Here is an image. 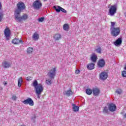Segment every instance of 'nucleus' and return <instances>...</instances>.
Returning a JSON list of instances; mask_svg holds the SVG:
<instances>
[{"instance_id": "obj_45", "label": "nucleus", "mask_w": 126, "mask_h": 126, "mask_svg": "<svg viewBox=\"0 0 126 126\" xmlns=\"http://www.w3.org/2000/svg\"><path fill=\"white\" fill-rule=\"evenodd\" d=\"M44 0V1H46L47 0Z\"/></svg>"}, {"instance_id": "obj_34", "label": "nucleus", "mask_w": 126, "mask_h": 126, "mask_svg": "<svg viewBox=\"0 0 126 126\" xmlns=\"http://www.w3.org/2000/svg\"><path fill=\"white\" fill-rule=\"evenodd\" d=\"M26 80L27 81H30L31 80H32V77L31 76H28L26 78Z\"/></svg>"}, {"instance_id": "obj_7", "label": "nucleus", "mask_w": 126, "mask_h": 126, "mask_svg": "<svg viewBox=\"0 0 126 126\" xmlns=\"http://www.w3.org/2000/svg\"><path fill=\"white\" fill-rule=\"evenodd\" d=\"M23 104L25 105H30V106H34V101L33 99L30 97H28L27 99L23 101Z\"/></svg>"}, {"instance_id": "obj_26", "label": "nucleus", "mask_w": 126, "mask_h": 126, "mask_svg": "<svg viewBox=\"0 0 126 126\" xmlns=\"http://www.w3.org/2000/svg\"><path fill=\"white\" fill-rule=\"evenodd\" d=\"M103 114H109V109L107 107L105 106V107H104L103 109Z\"/></svg>"}, {"instance_id": "obj_35", "label": "nucleus", "mask_w": 126, "mask_h": 126, "mask_svg": "<svg viewBox=\"0 0 126 126\" xmlns=\"http://www.w3.org/2000/svg\"><path fill=\"white\" fill-rule=\"evenodd\" d=\"M36 115H34L32 117L31 120L32 121H33V123H35V120H36Z\"/></svg>"}, {"instance_id": "obj_15", "label": "nucleus", "mask_w": 126, "mask_h": 126, "mask_svg": "<svg viewBox=\"0 0 126 126\" xmlns=\"http://www.w3.org/2000/svg\"><path fill=\"white\" fill-rule=\"evenodd\" d=\"M12 43L14 44V45H18L19 44H23V41H22L21 39H19L18 38H15L12 40Z\"/></svg>"}, {"instance_id": "obj_14", "label": "nucleus", "mask_w": 126, "mask_h": 126, "mask_svg": "<svg viewBox=\"0 0 126 126\" xmlns=\"http://www.w3.org/2000/svg\"><path fill=\"white\" fill-rule=\"evenodd\" d=\"M93 94L94 96H99L100 94V90L97 88H94L93 89Z\"/></svg>"}, {"instance_id": "obj_28", "label": "nucleus", "mask_w": 126, "mask_h": 126, "mask_svg": "<svg viewBox=\"0 0 126 126\" xmlns=\"http://www.w3.org/2000/svg\"><path fill=\"white\" fill-rule=\"evenodd\" d=\"M95 51L97 54H101L102 53V48L100 47H98L97 48L95 49Z\"/></svg>"}, {"instance_id": "obj_3", "label": "nucleus", "mask_w": 126, "mask_h": 126, "mask_svg": "<svg viewBox=\"0 0 126 126\" xmlns=\"http://www.w3.org/2000/svg\"><path fill=\"white\" fill-rule=\"evenodd\" d=\"M15 19L17 22H21L22 20H26L28 19V15L27 14H24L22 16L20 13L14 14Z\"/></svg>"}, {"instance_id": "obj_16", "label": "nucleus", "mask_w": 126, "mask_h": 126, "mask_svg": "<svg viewBox=\"0 0 126 126\" xmlns=\"http://www.w3.org/2000/svg\"><path fill=\"white\" fill-rule=\"evenodd\" d=\"M97 59H98L97 55H96L95 53H93L91 57V61H92L93 63H96V62H97Z\"/></svg>"}, {"instance_id": "obj_36", "label": "nucleus", "mask_w": 126, "mask_h": 126, "mask_svg": "<svg viewBox=\"0 0 126 126\" xmlns=\"http://www.w3.org/2000/svg\"><path fill=\"white\" fill-rule=\"evenodd\" d=\"M61 11H62V12H63V13H66V10H65V9H64V8H63V7H61Z\"/></svg>"}, {"instance_id": "obj_12", "label": "nucleus", "mask_w": 126, "mask_h": 126, "mask_svg": "<svg viewBox=\"0 0 126 126\" xmlns=\"http://www.w3.org/2000/svg\"><path fill=\"white\" fill-rule=\"evenodd\" d=\"M116 109H117V106H116V105L114 103H111L108 105V110H109L110 112H115Z\"/></svg>"}, {"instance_id": "obj_5", "label": "nucleus", "mask_w": 126, "mask_h": 126, "mask_svg": "<svg viewBox=\"0 0 126 126\" xmlns=\"http://www.w3.org/2000/svg\"><path fill=\"white\" fill-rule=\"evenodd\" d=\"M118 5L114 4L112 5L109 10V14L110 16H114L115 13H117Z\"/></svg>"}, {"instance_id": "obj_2", "label": "nucleus", "mask_w": 126, "mask_h": 126, "mask_svg": "<svg viewBox=\"0 0 126 126\" xmlns=\"http://www.w3.org/2000/svg\"><path fill=\"white\" fill-rule=\"evenodd\" d=\"M25 7H26V6H25V4H24L23 2H18V3L17 4V9L15 10L14 14L21 13V11L25 9Z\"/></svg>"}, {"instance_id": "obj_38", "label": "nucleus", "mask_w": 126, "mask_h": 126, "mask_svg": "<svg viewBox=\"0 0 126 126\" xmlns=\"http://www.w3.org/2000/svg\"><path fill=\"white\" fill-rule=\"evenodd\" d=\"M12 100H13V101H16V96L13 95L11 97Z\"/></svg>"}, {"instance_id": "obj_6", "label": "nucleus", "mask_w": 126, "mask_h": 126, "mask_svg": "<svg viewBox=\"0 0 126 126\" xmlns=\"http://www.w3.org/2000/svg\"><path fill=\"white\" fill-rule=\"evenodd\" d=\"M57 68L56 67L53 68L51 69L47 73L48 76L51 79H55V76H56Z\"/></svg>"}, {"instance_id": "obj_44", "label": "nucleus", "mask_w": 126, "mask_h": 126, "mask_svg": "<svg viewBox=\"0 0 126 126\" xmlns=\"http://www.w3.org/2000/svg\"><path fill=\"white\" fill-rule=\"evenodd\" d=\"M124 15H125V17H126V12L125 13H124Z\"/></svg>"}, {"instance_id": "obj_25", "label": "nucleus", "mask_w": 126, "mask_h": 126, "mask_svg": "<svg viewBox=\"0 0 126 126\" xmlns=\"http://www.w3.org/2000/svg\"><path fill=\"white\" fill-rule=\"evenodd\" d=\"M92 92H93V90H91L90 89H87L86 90V93L87 95H91L92 94Z\"/></svg>"}, {"instance_id": "obj_40", "label": "nucleus", "mask_w": 126, "mask_h": 126, "mask_svg": "<svg viewBox=\"0 0 126 126\" xmlns=\"http://www.w3.org/2000/svg\"><path fill=\"white\" fill-rule=\"evenodd\" d=\"M75 73L76 74H78L79 73H80V70L79 69L76 70Z\"/></svg>"}, {"instance_id": "obj_19", "label": "nucleus", "mask_w": 126, "mask_h": 126, "mask_svg": "<svg viewBox=\"0 0 126 126\" xmlns=\"http://www.w3.org/2000/svg\"><path fill=\"white\" fill-rule=\"evenodd\" d=\"M95 64L94 63H90L87 65V68L89 70H92V69H94L95 68Z\"/></svg>"}, {"instance_id": "obj_8", "label": "nucleus", "mask_w": 126, "mask_h": 126, "mask_svg": "<svg viewBox=\"0 0 126 126\" xmlns=\"http://www.w3.org/2000/svg\"><path fill=\"white\" fill-rule=\"evenodd\" d=\"M33 7L35 9H40L42 7V3L40 0H36L33 3Z\"/></svg>"}, {"instance_id": "obj_43", "label": "nucleus", "mask_w": 126, "mask_h": 126, "mask_svg": "<svg viewBox=\"0 0 126 126\" xmlns=\"http://www.w3.org/2000/svg\"><path fill=\"white\" fill-rule=\"evenodd\" d=\"M3 84H4V85H6L7 84V82H3Z\"/></svg>"}, {"instance_id": "obj_39", "label": "nucleus", "mask_w": 126, "mask_h": 126, "mask_svg": "<svg viewBox=\"0 0 126 126\" xmlns=\"http://www.w3.org/2000/svg\"><path fill=\"white\" fill-rule=\"evenodd\" d=\"M111 28H114V27L115 26V23L114 22H111Z\"/></svg>"}, {"instance_id": "obj_1", "label": "nucleus", "mask_w": 126, "mask_h": 126, "mask_svg": "<svg viewBox=\"0 0 126 126\" xmlns=\"http://www.w3.org/2000/svg\"><path fill=\"white\" fill-rule=\"evenodd\" d=\"M32 86H33L34 88V89H35L36 96H37L38 99H40L41 94L43 91H44V87H43V85L41 84H38V81H37L36 80H35L32 84Z\"/></svg>"}, {"instance_id": "obj_31", "label": "nucleus", "mask_w": 126, "mask_h": 126, "mask_svg": "<svg viewBox=\"0 0 126 126\" xmlns=\"http://www.w3.org/2000/svg\"><path fill=\"white\" fill-rule=\"evenodd\" d=\"M46 83L47 85H52V80L49 79L47 80Z\"/></svg>"}, {"instance_id": "obj_11", "label": "nucleus", "mask_w": 126, "mask_h": 126, "mask_svg": "<svg viewBox=\"0 0 126 126\" xmlns=\"http://www.w3.org/2000/svg\"><path fill=\"white\" fill-rule=\"evenodd\" d=\"M122 43L123 39H122V37L119 38L115 42H113L115 46H116V47H120V46L122 45Z\"/></svg>"}, {"instance_id": "obj_29", "label": "nucleus", "mask_w": 126, "mask_h": 126, "mask_svg": "<svg viewBox=\"0 0 126 126\" xmlns=\"http://www.w3.org/2000/svg\"><path fill=\"white\" fill-rule=\"evenodd\" d=\"M22 82V77H21L18 79V86H19V87H21Z\"/></svg>"}, {"instance_id": "obj_27", "label": "nucleus", "mask_w": 126, "mask_h": 126, "mask_svg": "<svg viewBox=\"0 0 126 126\" xmlns=\"http://www.w3.org/2000/svg\"><path fill=\"white\" fill-rule=\"evenodd\" d=\"M33 48L32 47H29L27 49V52L28 54H32V53H33Z\"/></svg>"}, {"instance_id": "obj_33", "label": "nucleus", "mask_w": 126, "mask_h": 126, "mask_svg": "<svg viewBox=\"0 0 126 126\" xmlns=\"http://www.w3.org/2000/svg\"><path fill=\"white\" fill-rule=\"evenodd\" d=\"M44 20H45L44 17H41L38 19V21H39V22H43V21H44Z\"/></svg>"}, {"instance_id": "obj_22", "label": "nucleus", "mask_w": 126, "mask_h": 126, "mask_svg": "<svg viewBox=\"0 0 126 126\" xmlns=\"http://www.w3.org/2000/svg\"><path fill=\"white\" fill-rule=\"evenodd\" d=\"M72 106V110L73 112H78L79 111V107L76 106L75 104H73Z\"/></svg>"}, {"instance_id": "obj_4", "label": "nucleus", "mask_w": 126, "mask_h": 126, "mask_svg": "<svg viewBox=\"0 0 126 126\" xmlns=\"http://www.w3.org/2000/svg\"><path fill=\"white\" fill-rule=\"evenodd\" d=\"M111 34L113 37H117L118 35H120L121 31H120V28H111Z\"/></svg>"}, {"instance_id": "obj_18", "label": "nucleus", "mask_w": 126, "mask_h": 126, "mask_svg": "<svg viewBox=\"0 0 126 126\" xmlns=\"http://www.w3.org/2000/svg\"><path fill=\"white\" fill-rule=\"evenodd\" d=\"M64 95H66V96H67L68 97H69L72 95V91H71V90L69 89L68 91H64L63 93Z\"/></svg>"}, {"instance_id": "obj_9", "label": "nucleus", "mask_w": 126, "mask_h": 126, "mask_svg": "<svg viewBox=\"0 0 126 126\" xmlns=\"http://www.w3.org/2000/svg\"><path fill=\"white\" fill-rule=\"evenodd\" d=\"M4 34L5 35V37L6 38V41H8V40L10 39V35H11L10 30H9V29L8 28L5 29L4 32Z\"/></svg>"}, {"instance_id": "obj_37", "label": "nucleus", "mask_w": 126, "mask_h": 126, "mask_svg": "<svg viewBox=\"0 0 126 126\" xmlns=\"http://www.w3.org/2000/svg\"><path fill=\"white\" fill-rule=\"evenodd\" d=\"M122 76L123 77H126V71H123L122 72Z\"/></svg>"}, {"instance_id": "obj_41", "label": "nucleus", "mask_w": 126, "mask_h": 126, "mask_svg": "<svg viewBox=\"0 0 126 126\" xmlns=\"http://www.w3.org/2000/svg\"><path fill=\"white\" fill-rule=\"evenodd\" d=\"M125 113H126L125 111H123L122 112H121V114L124 117V115H125Z\"/></svg>"}, {"instance_id": "obj_17", "label": "nucleus", "mask_w": 126, "mask_h": 126, "mask_svg": "<svg viewBox=\"0 0 126 126\" xmlns=\"http://www.w3.org/2000/svg\"><path fill=\"white\" fill-rule=\"evenodd\" d=\"M10 63H8L6 61H5L2 63V66H3L4 68H8L9 67H10Z\"/></svg>"}, {"instance_id": "obj_24", "label": "nucleus", "mask_w": 126, "mask_h": 126, "mask_svg": "<svg viewBox=\"0 0 126 126\" xmlns=\"http://www.w3.org/2000/svg\"><path fill=\"white\" fill-rule=\"evenodd\" d=\"M53 8L55 9L56 12H58V13L61 12V7L60 6H54Z\"/></svg>"}, {"instance_id": "obj_13", "label": "nucleus", "mask_w": 126, "mask_h": 126, "mask_svg": "<svg viewBox=\"0 0 126 126\" xmlns=\"http://www.w3.org/2000/svg\"><path fill=\"white\" fill-rule=\"evenodd\" d=\"M105 60L103 59H100L98 63H97V65L99 67H104L105 66Z\"/></svg>"}, {"instance_id": "obj_32", "label": "nucleus", "mask_w": 126, "mask_h": 126, "mask_svg": "<svg viewBox=\"0 0 126 126\" xmlns=\"http://www.w3.org/2000/svg\"><path fill=\"white\" fill-rule=\"evenodd\" d=\"M122 90L121 89H118L117 90H116V93H117V94H118V95H121V94H122Z\"/></svg>"}, {"instance_id": "obj_10", "label": "nucleus", "mask_w": 126, "mask_h": 126, "mask_svg": "<svg viewBox=\"0 0 126 126\" xmlns=\"http://www.w3.org/2000/svg\"><path fill=\"white\" fill-rule=\"evenodd\" d=\"M108 78V73L106 71H103L99 74V79L101 80H106Z\"/></svg>"}, {"instance_id": "obj_30", "label": "nucleus", "mask_w": 126, "mask_h": 126, "mask_svg": "<svg viewBox=\"0 0 126 126\" xmlns=\"http://www.w3.org/2000/svg\"><path fill=\"white\" fill-rule=\"evenodd\" d=\"M3 18V13L2 12H0V22L2 21V19Z\"/></svg>"}, {"instance_id": "obj_21", "label": "nucleus", "mask_w": 126, "mask_h": 126, "mask_svg": "<svg viewBox=\"0 0 126 126\" xmlns=\"http://www.w3.org/2000/svg\"><path fill=\"white\" fill-rule=\"evenodd\" d=\"M39 37V35L37 33V32H35L32 35L33 39L34 40V41H37V40H38Z\"/></svg>"}, {"instance_id": "obj_23", "label": "nucleus", "mask_w": 126, "mask_h": 126, "mask_svg": "<svg viewBox=\"0 0 126 126\" xmlns=\"http://www.w3.org/2000/svg\"><path fill=\"white\" fill-rule=\"evenodd\" d=\"M63 29L64 31H68L69 30V26L68 24H65L63 26Z\"/></svg>"}, {"instance_id": "obj_20", "label": "nucleus", "mask_w": 126, "mask_h": 126, "mask_svg": "<svg viewBox=\"0 0 126 126\" xmlns=\"http://www.w3.org/2000/svg\"><path fill=\"white\" fill-rule=\"evenodd\" d=\"M54 38L55 41H59L62 39V35L60 33H57L54 35Z\"/></svg>"}, {"instance_id": "obj_42", "label": "nucleus", "mask_w": 126, "mask_h": 126, "mask_svg": "<svg viewBox=\"0 0 126 126\" xmlns=\"http://www.w3.org/2000/svg\"><path fill=\"white\" fill-rule=\"evenodd\" d=\"M1 8H2V5H1V2H0V10H1Z\"/></svg>"}]
</instances>
